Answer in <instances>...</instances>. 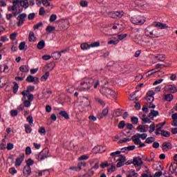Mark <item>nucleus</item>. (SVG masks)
Instances as JSON below:
<instances>
[{
	"mask_svg": "<svg viewBox=\"0 0 177 177\" xmlns=\"http://www.w3.org/2000/svg\"><path fill=\"white\" fill-rule=\"evenodd\" d=\"M95 82V80L93 79H85L80 82L79 89L80 91H82L83 92H85L88 91V89H91V87L93 85V83Z\"/></svg>",
	"mask_w": 177,
	"mask_h": 177,
	"instance_id": "1",
	"label": "nucleus"
},
{
	"mask_svg": "<svg viewBox=\"0 0 177 177\" xmlns=\"http://www.w3.org/2000/svg\"><path fill=\"white\" fill-rule=\"evenodd\" d=\"M145 35L150 38H158L160 32L158 29L154 28V26H149L145 29Z\"/></svg>",
	"mask_w": 177,
	"mask_h": 177,
	"instance_id": "2",
	"label": "nucleus"
},
{
	"mask_svg": "<svg viewBox=\"0 0 177 177\" xmlns=\"http://www.w3.org/2000/svg\"><path fill=\"white\" fill-rule=\"evenodd\" d=\"M131 21L133 24H136V26H142V24H145L146 18L142 15H134L131 17Z\"/></svg>",
	"mask_w": 177,
	"mask_h": 177,
	"instance_id": "3",
	"label": "nucleus"
},
{
	"mask_svg": "<svg viewBox=\"0 0 177 177\" xmlns=\"http://www.w3.org/2000/svg\"><path fill=\"white\" fill-rule=\"evenodd\" d=\"M50 157L49 155V149L48 148H44L39 153L35 155L36 160L38 161H44L46 158Z\"/></svg>",
	"mask_w": 177,
	"mask_h": 177,
	"instance_id": "4",
	"label": "nucleus"
},
{
	"mask_svg": "<svg viewBox=\"0 0 177 177\" xmlns=\"http://www.w3.org/2000/svg\"><path fill=\"white\" fill-rule=\"evenodd\" d=\"M107 84H109V82L106 81L104 85L102 86L104 88L100 90V93L104 96H106L108 99H110V97H111V89L106 86Z\"/></svg>",
	"mask_w": 177,
	"mask_h": 177,
	"instance_id": "5",
	"label": "nucleus"
},
{
	"mask_svg": "<svg viewBox=\"0 0 177 177\" xmlns=\"http://www.w3.org/2000/svg\"><path fill=\"white\" fill-rule=\"evenodd\" d=\"M26 19H27V14L26 13L20 14L17 17V20H18L17 27H21V26L24 24V21H26Z\"/></svg>",
	"mask_w": 177,
	"mask_h": 177,
	"instance_id": "6",
	"label": "nucleus"
},
{
	"mask_svg": "<svg viewBox=\"0 0 177 177\" xmlns=\"http://www.w3.org/2000/svg\"><path fill=\"white\" fill-rule=\"evenodd\" d=\"M17 6H21L23 8V4L20 1V0H14L12 1V6L8 7V10H12L13 12H15V10H17Z\"/></svg>",
	"mask_w": 177,
	"mask_h": 177,
	"instance_id": "7",
	"label": "nucleus"
},
{
	"mask_svg": "<svg viewBox=\"0 0 177 177\" xmlns=\"http://www.w3.org/2000/svg\"><path fill=\"white\" fill-rule=\"evenodd\" d=\"M165 92H170V93H176L177 92V87L174 86L171 84L166 85L164 88Z\"/></svg>",
	"mask_w": 177,
	"mask_h": 177,
	"instance_id": "8",
	"label": "nucleus"
},
{
	"mask_svg": "<svg viewBox=\"0 0 177 177\" xmlns=\"http://www.w3.org/2000/svg\"><path fill=\"white\" fill-rule=\"evenodd\" d=\"M25 157L26 156H24V153L20 154L19 156L15 160V167H20L23 161H24Z\"/></svg>",
	"mask_w": 177,
	"mask_h": 177,
	"instance_id": "9",
	"label": "nucleus"
},
{
	"mask_svg": "<svg viewBox=\"0 0 177 177\" xmlns=\"http://www.w3.org/2000/svg\"><path fill=\"white\" fill-rule=\"evenodd\" d=\"M124 16V11H113L111 12L112 19H121Z\"/></svg>",
	"mask_w": 177,
	"mask_h": 177,
	"instance_id": "10",
	"label": "nucleus"
},
{
	"mask_svg": "<svg viewBox=\"0 0 177 177\" xmlns=\"http://www.w3.org/2000/svg\"><path fill=\"white\" fill-rule=\"evenodd\" d=\"M66 52H67V50L54 52L52 55V57L54 59V60H57V59H60V57H62V54L66 53Z\"/></svg>",
	"mask_w": 177,
	"mask_h": 177,
	"instance_id": "11",
	"label": "nucleus"
},
{
	"mask_svg": "<svg viewBox=\"0 0 177 177\" xmlns=\"http://www.w3.org/2000/svg\"><path fill=\"white\" fill-rule=\"evenodd\" d=\"M177 169V163L176 162H171V165L169 168V175H174L175 172H176Z\"/></svg>",
	"mask_w": 177,
	"mask_h": 177,
	"instance_id": "12",
	"label": "nucleus"
},
{
	"mask_svg": "<svg viewBox=\"0 0 177 177\" xmlns=\"http://www.w3.org/2000/svg\"><path fill=\"white\" fill-rule=\"evenodd\" d=\"M117 161H118V162L117 163L116 167L118 168H121V167H122L124 164H125V162L127 161V158L125 156H120L117 159Z\"/></svg>",
	"mask_w": 177,
	"mask_h": 177,
	"instance_id": "13",
	"label": "nucleus"
},
{
	"mask_svg": "<svg viewBox=\"0 0 177 177\" xmlns=\"http://www.w3.org/2000/svg\"><path fill=\"white\" fill-rule=\"evenodd\" d=\"M171 149H172V144H171V142H165L162 143V150H163V151H169Z\"/></svg>",
	"mask_w": 177,
	"mask_h": 177,
	"instance_id": "14",
	"label": "nucleus"
},
{
	"mask_svg": "<svg viewBox=\"0 0 177 177\" xmlns=\"http://www.w3.org/2000/svg\"><path fill=\"white\" fill-rule=\"evenodd\" d=\"M104 151H106V149L103 146L95 147L93 149V153H95V154H97V153H104Z\"/></svg>",
	"mask_w": 177,
	"mask_h": 177,
	"instance_id": "15",
	"label": "nucleus"
},
{
	"mask_svg": "<svg viewBox=\"0 0 177 177\" xmlns=\"http://www.w3.org/2000/svg\"><path fill=\"white\" fill-rule=\"evenodd\" d=\"M133 165H135V167H140V165L143 164V162L142 161V158H140V156L133 158Z\"/></svg>",
	"mask_w": 177,
	"mask_h": 177,
	"instance_id": "16",
	"label": "nucleus"
},
{
	"mask_svg": "<svg viewBox=\"0 0 177 177\" xmlns=\"http://www.w3.org/2000/svg\"><path fill=\"white\" fill-rule=\"evenodd\" d=\"M160 115V113L158 111L151 110V112L149 113L148 117L150 120H154V117H158Z\"/></svg>",
	"mask_w": 177,
	"mask_h": 177,
	"instance_id": "17",
	"label": "nucleus"
},
{
	"mask_svg": "<svg viewBox=\"0 0 177 177\" xmlns=\"http://www.w3.org/2000/svg\"><path fill=\"white\" fill-rule=\"evenodd\" d=\"M31 174V167L25 166L24 167V176H28Z\"/></svg>",
	"mask_w": 177,
	"mask_h": 177,
	"instance_id": "18",
	"label": "nucleus"
},
{
	"mask_svg": "<svg viewBox=\"0 0 177 177\" xmlns=\"http://www.w3.org/2000/svg\"><path fill=\"white\" fill-rule=\"evenodd\" d=\"M19 71H21V73H28V71H30V66H27V65H21L19 67Z\"/></svg>",
	"mask_w": 177,
	"mask_h": 177,
	"instance_id": "19",
	"label": "nucleus"
},
{
	"mask_svg": "<svg viewBox=\"0 0 177 177\" xmlns=\"http://www.w3.org/2000/svg\"><path fill=\"white\" fill-rule=\"evenodd\" d=\"M28 39L29 42H35V41H37V37H35L34 32L31 31L29 32Z\"/></svg>",
	"mask_w": 177,
	"mask_h": 177,
	"instance_id": "20",
	"label": "nucleus"
},
{
	"mask_svg": "<svg viewBox=\"0 0 177 177\" xmlns=\"http://www.w3.org/2000/svg\"><path fill=\"white\" fill-rule=\"evenodd\" d=\"M141 120L142 121V124H150L151 122L150 118H147L146 115H142L141 116Z\"/></svg>",
	"mask_w": 177,
	"mask_h": 177,
	"instance_id": "21",
	"label": "nucleus"
},
{
	"mask_svg": "<svg viewBox=\"0 0 177 177\" xmlns=\"http://www.w3.org/2000/svg\"><path fill=\"white\" fill-rule=\"evenodd\" d=\"M155 27H159V28H161V30L168 28V26L166 24H162L160 22H155Z\"/></svg>",
	"mask_w": 177,
	"mask_h": 177,
	"instance_id": "22",
	"label": "nucleus"
},
{
	"mask_svg": "<svg viewBox=\"0 0 177 177\" xmlns=\"http://www.w3.org/2000/svg\"><path fill=\"white\" fill-rule=\"evenodd\" d=\"M59 114L61 117L65 118V120H70V115H68V113L66 111H61Z\"/></svg>",
	"mask_w": 177,
	"mask_h": 177,
	"instance_id": "23",
	"label": "nucleus"
},
{
	"mask_svg": "<svg viewBox=\"0 0 177 177\" xmlns=\"http://www.w3.org/2000/svg\"><path fill=\"white\" fill-rule=\"evenodd\" d=\"M80 48L82 50H88V49H91V44L83 43L80 45Z\"/></svg>",
	"mask_w": 177,
	"mask_h": 177,
	"instance_id": "24",
	"label": "nucleus"
},
{
	"mask_svg": "<svg viewBox=\"0 0 177 177\" xmlns=\"http://www.w3.org/2000/svg\"><path fill=\"white\" fill-rule=\"evenodd\" d=\"M120 154H121V151H116L115 152L111 153V157L113 159H115V158H117V157H118V158H120V157H122V156H121Z\"/></svg>",
	"mask_w": 177,
	"mask_h": 177,
	"instance_id": "25",
	"label": "nucleus"
},
{
	"mask_svg": "<svg viewBox=\"0 0 177 177\" xmlns=\"http://www.w3.org/2000/svg\"><path fill=\"white\" fill-rule=\"evenodd\" d=\"M44 48H45V41L44 40L39 41L37 44V49L41 50Z\"/></svg>",
	"mask_w": 177,
	"mask_h": 177,
	"instance_id": "26",
	"label": "nucleus"
},
{
	"mask_svg": "<svg viewBox=\"0 0 177 177\" xmlns=\"http://www.w3.org/2000/svg\"><path fill=\"white\" fill-rule=\"evenodd\" d=\"M31 125L28 124H24V128H25V131L26 133H31L32 129L31 128Z\"/></svg>",
	"mask_w": 177,
	"mask_h": 177,
	"instance_id": "27",
	"label": "nucleus"
},
{
	"mask_svg": "<svg viewBox=\"0 0 177 177\" xmlns=\"http://www.w3.org/2000/svg\"><path fill=\"white\" fill-rule=\"evenodd\" d=\"M21 3L22 4V8L27 9L30 4L28 3V0H20Z\"/></svg>",
	"mask_w": 177,
	"mask_h": 177,
	"instance_id": "28",
	"label": "nucleus"
},
{
	"mask_svg": "<svg viewBox=\"0 0 177 177\" xmlns=\"http://www.w3.org/2000/svg\"><path fill=\"white\" fill-rule=\"evenodd\" d=\"M16 16H17V12H13L12 14H7L6 15V19L8 20V21L12 22V17H16Z\"/></svg>",
	"mask_w": 177,
	"mask_h": 177,
	"instance_id": "29",
	"label": "nucleus"
},
{
	"mask_svg": "<svg viewBox=\"0 0 177 177\" xmlns=\"http://www.w3.org/2000/svg\"><path fill=\"white\" fill-rule=\"evenodd\" d=\"M158 62H165V55L162 54H158L156 57Z\"/></svg>",
	"mask_w": 177,
	"mask_h": 177,
	"instance_id": "30",
	"label": "nucleus"
},
{
	"mask_svg": "<svg viewBox=\"0 0 177 177\" xmlns=\"http://www.w3.org/2000/svg\"><path fill=\"white\" fill-rule=\"evenodd\" d=\"M111 96H112V100H113V102H115V103H117V99H118V94L117 93V91H111Z\"/></svg>",
	"mask_w": 177,
	"mask_h": 177,
	"instance_id": "31",
	"label": "nucleus"
},
{
	"mask_svg": "<svg viewBox=\"0 0 177 177\" xmlns=\"http://www.w3.org/2000/svg\"><path fill=\"white\" fill-rule=\"evenodd\" d=\"M26 121L27 122H28L30 127H32V125H34V118H32V116L28 115L26 118Z\"/></svg>",
	"mask_w": 177,
	"mask_h": 177,
	"instance_id": "32",
	"label": "nucleus"
},
{
	"mask_svg": "<svg viewBox=\"0 0 177 177\" xmlns=\"http://www.w3.org/2000/svg\"><path fill=\"white\" fill-rule=\"evenodd\" d=\"M165 100H167V102H172V100H174V95L172 94L165 95Z\"/></svg>",
	"mask_w": 177,
	"mask_h": 177,
	"instance_id": "33",
	"label": "nucleus"
},
{
	"mask_svg": "<svg viewBox=\"0 0 177 177\" xmlns=\"http://www.w3.org/2000/svg\"><path fill=\"white\" fill-rule=\"evenodd\" d=\"M34 91H35V86H28L26 88V90H25V92L26 93H30V92H34Z\"/></svg>",
	"mask_w": 177,
	"mask_h": 177,
	"instance_id": "34",
	"label": "nucleus"
},
{
	"mask_svg": "<svg viewBox=\"0 0 177 177\" xmlns=\"http://www.w3.org/2000/svg\"><path fill=\"white\" fill-rule=\"evenodd\" d=\"M160 135L165 138H169L171 136V133L167 131H161Z\"/></svg>",
	"mask_w": 177,
	"mask_h": 177,
	"instance_id": "35",
	"label": "nucleus"
},
{
	"mask_svg": "<svg viewBox=\"0 0 177 177\" xmlns=\"http://www.w3.org/2000/svg\"><path fill=\"white\" fill-rule=\"evenodd\" d=\"M112 28L115 30L118 33L120 32V30H121V27L118 24H113V26H112Z\"/></svg>",
	"mask_w": 177,
	"mask_h": 177,
	"instance_id": "36",
	"label": "nucleus"
},
{
	"mask_svg": "<svg viewBox=\"0 0 177 177\" xmlns=\"http://www.w3.org/2000/svg\"><path fill=\"white\" fill-rule=\"evenodd\" d=\"M120 110L121 109H115L113 111V117H120V115H121V111Z\"/></svg>",
	"mask_w": 177,
	"mask_h": 177,
	"instance_id": "37",
	"label": "nucleus"
},
{
	"mask_svg": "<svg viewBox=\"0 0 177 177\" xmlns=\"http://www.w3.org/2000/svg\"><path fill=\"white\" fill-rule=\"evenodd\" d=\"M13 93H17V91H19V84H17V82H13Z\"/></svg>",
	"mask_w": 177,
	"mask_h": 177,
	"instance_id": "38",
	"label": "nucleus"
},
{
	"mask_svg": "<svg viewBox=\"0 0 177 177\" xmlns=\"http://www.w3.org/2000/svg\"><path fill=\"white\" fill-rule=\"evenodd\" d=\"M137 131H140L142 133H143V132H146V127L143 126V125H139L137 127Z\"/></svg>",
	"mask_w": 177,
	"mask_h": 177,
	"instance_id": "39",
	"label": "nucleus"
},
{
	"mask_svg": "<svg viewBox=\"0 0 177 177\" xmlns=\"http://www.w3.org/2000/svg\"><path fill=\"white\" fill-rule=\"evenodd\" d=\"M56 28L55 26H48L46 28V32H52V31H55Z\"/></svg>",
	"mask_w": 177,
	"mask_h": 177,
	"instance_id": "40",
	"label": "nucleus"
},
{
	"mask_svg": "<svg viewBox=\"0 0 177 177\" xmlns=\"http://www.w3.org/2000/svg\"><path fill=\"white\" fill-rule=\"evenodd\" d=\"M118 42H120L118 37H111V44L112 45H117V44H118Z\"/></svg>",
	"mask_w": 177,
	"mask_h": 177,
	"instance_id": "41",
	"label": "nucleus"
},
{
	"mask_svg": "<svg viewBox=\"0 0 177 177\" xmlns=\"http://www.w3.org/2000/svg\"><path fill=\"white\" fill-rule=\"evenodd\" d=\"M154 140H156V138H154L153 137H149L145 140V143L150 145V143H153Z\"/></svg>",
	"mask_w": 177,
	"mask_h": 177,
	"instance_id": "42",
	"label": "nucleus"
},
{
	"mask_svg": "<svg viewBox=\"0 0 177 177\" xmlns=\"http://www.w3.org/2000/svg\"><path fill=\"white\" fill-rule=\"evenodd\" d=\"M21 95H23V97L21 99L22 102L27 101V96H28V93H26V91H23L21 92Z\"/></svg>",
	"mask_w": 177,
	"mask_h": 177,
	"instance_id": "43",
	"label": "nucleus"
},
{
	"mask_svg": "<svg viewBox=\"0 0 177 177\" xmlns=\"http://www.w3.org/2000/svg\"><path fill=\"white\" fill-rule=\"evenodd\" d=\"M34 81H35V77L31 75H28L26 78V82H34Z\"/></svg>",
	"mask_w": 177,
	"mask_h": 177,
	"instance_id": "44",
	"label": "nucleus"
},
{
	"mask_svg": "<svg viewBox=\"0 0 177 177\" xmlns=\"http://www.w3.org/2000/svg\"><path fill=\"white\" fill-rule=\"evenodd\" d=\"M26 166L31 167V165H34V160L31 158L28 159L26 161Z\"/></svg>",
	"mask_w": 177,
	"mask_h": 177,
	"instance_id": "45",
	"label": "nucleus"
},
{
	"mask_svg": "<svg viewBox=\"0 0 177 177\" xmlns=\"http://www.w3.org/2000/svg\"><path fill=\"white\" fill-rule=\"evenodd\" d=\"M39 133H40V135H46V130L45 129V128L44 127H41L39 129L38 131Z\"/></svg>",
	"mask_w": 177,
	"mask_h": 177,
	"instance_id": "46",
	"label": "nucleus"
},
{
	"mask_svg": "<svg viewBox=\"0 0 177 177\" xmlns=\"http://www.w3.org/2000/svg\"><path fill=\"white\" fill-rule=\"evenodd\" d=\"M118 128H119V129H124V128H125V121H120L118 126Z\"/></svg>",
	"mask_w": 177,
	"mask_h": 177,
	"instance_id": "47",
	"label": "nucleus"
},
{
	"mask_svg": "<svg viewBox=\"0 0 177 177\" xmlns=\"http://www.w3.org/2000/svg\"><path fill=\"white\" fill-rule=\"evenodd\" d=\"M100 46V42L99 41H95L90 44V48H97Z\"/></svg>",
	"mask_w": 177,
	"mask_h": 177,
	"instance_id": "48",
	"label": "nucleus"
},
{
	"mask_svg": "<svg viewBox=\"0 0 177 177\" xmlns=\"http://www.w3.org/2000/svg\"><path fill=\"white\" fill-rule=\"evenodd\" d=\"M50 75L49 72H46L44 75H43L41 77V81H46Z\"/></svg>",
	"mask_w": 177,
	"mask_h": 177,
	"instance_id": "49",
	"label": "nucleus"
},
{
	"mask_svg": "<svg viewBox=\"0 0 177 177\" xmlns=\"http://www.w3.org/2000/svg\"><path fill=\"white\" fill-rule=\"evenodd\" d=\"M127 37H128V34H121L118 35V39H120V41H122V39H124V38H127Z\"/></svg>",
	"mask_w": 177,
	"mask_h": 177,
	"instance_id": "50",
	"label": "nucleus"
},
{
	"mask_svg": "<svg viewBox=\"0 0 177 177\" xmlns=\"http://www.w3.org/2000/svg\"><path fill=\"white\" fill-rule=\"evenodd\" d=\"M156 131V124L153 122L150 126H149V133H153V131Z\"/></svg>",
	"mask_w": 177,
	"mask_h": 177,
	"instance_id": "51",
	"label": "nucleus"
},
{
	"mask_svg": "<svg viewBox=\"0 0 177 177\" xmlns=\"http://www.w3.org/2000/svg\"><path fill=\"white\" fill-rule=\"evenodd\" d=\"M56 19H57V15H51L49 19V21L50 23H53V21H56Z\"/></svg>",
	"mask_w": 177,
	"mask_h": 177,
	"instance_id": "52",
	"label": "nucleus"
},
{
	"mask_svg": "<svg viewBox=\"0 0 177 177\" xmlns=\"http://www.w3.org/2000/svg\"><path fill=\"white\" fill-rule=\"evenodd\" d=\"M19 111H17V110L12 109L10 111V115L12 117H17Z\"/></svg>",
	"mask_w": 177,
	"mask_h": 177,
	"instance_id": "53",
	"label": "nucleus"
},
{
	"mask_svg": "<svg viewBox=\"0 0 177 177\" xmlns=\"http://www.w3.org/2000/svg\"><path fill=\"white\" fill-rule=\"evenodd\" d=\"M24 48H26V43H25V41H21L19 44V50H24Z\"/></svg>",
	"mask_w": 177,
	"mask_h": 177,
	"instance_id": "54",
	"label": "nucleus"
},
{
	"mask_svg": "<svg viewBox=\"0 0 177 177\" xmlns=\"http://www.w3.org/2000/svg\"><path fill=\"white\" fill-rule=\"evenodd\" d=\"M80 6H82V8H86L88 6V1H81L80 2Z\"/></svg>",
	"mask_w": 177,
	"mask_h": 177,
	"instance_id": "55",
	"label": "nucleus"
},
{
	"mask_svg": "<svg viewBox=\"0 0 177 177\" xmlns=\"http://www.w3.org/2000/svg\"><path fill=\"white\" fill-rule=\"evenodd\" d=\"M13 147H15L13 143L9 142L7 144V147H6V149H7V150H13Z\"/></svg>",
	"mask_w": 177,
	"mask_h": 177,
	"instance_id": "56",
	"label": "nucleus"
},
{
	"mask_svg": "<svg viewBox=\"0 0 177 177\" xmlns=\"http://www.w3.org/2000/svg\"><path fill=\"white\" fill-rule=\"evenodd\" d=\"M131 122L132 124H138V122H139V118H138V117H131Z\"/></svg>",
	"mask_w": 177,
	"mask_h": 177,
	"instance_id": "57",
	"label": "nucleus"
},
{
	"mask_svg": "<svg viewBox=\"0 0 177 177\" xmlns=\"http://www.w3.org/2000/svg\"><path fill=\"white\" fill-rule=\"evenodd\" d=\"M95 102H97V103H99L101 106H106L104 101L100 98H95Z\"/></svg>",
	"mask_w": 177,
	"mask_h": 177,
	"instance_id": "58",
	"label": "nucleus"
},
{
	"mask_svg": "<svg viewBox=\"0 0 177 177\" xmlns=\"http://www.w3.org/2000/svg\"><path fill=\"white\" fill-rule=\"evenodd\" d=\"M41 3L44 6H50V3H49L48 0H41Z\"/></svg>",
	"mask_w": 177,
	"mask_h": 177,
	"instance_id": "59",
	"label": "nucleus"
},
{
	"mask_svg": "<svg viewBox=\"0 0 177 177\" xmlns=\"http://www.w3.org/2000/svg\"><path fill=\"white\" fill-rule=\"evenodd\" d=\"M25 152L27 156H30V154H31V153H32V151H31V147H26V148L25 149Z\"/></svg>",
	"mask_w": 177,
	"mask_h": 177,
	"instance_id": "60",
	"label": "nucleus"
},
{
	"mask_svg": "<svg viewBox=\"0 0 177 177\" xmlns=\"http://www.w3.org/2000/svg\"><path fill=\"white\" fill-rule=\"evenodd\" d=\"M147 102L149 104L153 103L154 102V97H147Z\"/></svg>",
	"mask_w": 177,
	"mask_h": 177,
	"instance_id": "61",
	"label": "nucleus"
},
{
	"mask_svg": "<svg viewBox=\"0 0 177 177\" xmlns=\"http://www.w3.org/2000/svg\"><path fill=\"white\" fill-rule=\"evenodd\" d=\"M136 175H138V174L135 172V170L131 169L130 170L129 174L127 176V177L136 176Z\"/></svg>",
	"mask_w": 177,
	"mask_h": 177,
	"instance_id": "62",
	"label": "nucleus"
},
{
	"mask_svg": "<svg viewBox=\"0 0 177 177\" xmlns=\"http://www.w3.org/2000/svg\"><path fill=\"white\" fill-rule=\"evenodd\" d=\"M27 97L28 100L30 102H32V100H34V95L30 94V93H28Z\"/></svg>",
	"mask_w": 177,
	"mask_h": 177,
	"instance_id": "63",
	"label": "nucleus"
},
{
	"mask_svg": "<svg viewBox=\"0 0 177 177\" xmlns=\"http://www.w3.org/2000/svg\"><path fill=\"white\" fill-rule=\"evenodd\" d=\"M10 174H12V175H15V174H17V170H16V168L11 167L9 169Z\"/></svg>",
	"mask_w": 177,
	"mask_h": 177,
	"instance_id": "64",
	"label": "nucleus"
}]
</instances>
